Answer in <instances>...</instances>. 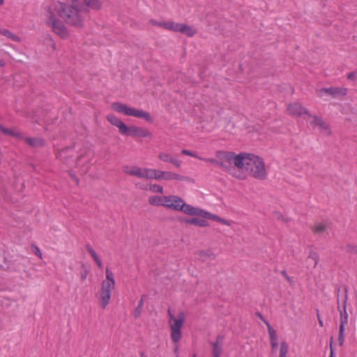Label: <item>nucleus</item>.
<instances>
[{
    "mask_svg": "<svg viewBox=\"0 0 357 357\" xmlns=\"http://www.w3.org/2000/svg\"><path fill=\"white\" fill-rule=\"evenodd\" d=\"M238 169H243L255 178L264 180L268 173L262 158L253 153H241Z\"/></svg>",
    "mask_w": 357,
    "mask_h": 357,
    "instance_id": "obj_1",
    "label": "nucleus"
},
{
    "mask_svg": "<svg viewBox=\"0 0 357 357\" xmlns=\"http://www.w3.org/2000/svg\"><path fill=\"white\" fill-rule=\"evenodd\" d=\"M54 10L66 24L76 28L83 26V18L77 6L58 1L54 3Z\"/></svg>",
    "mask_w": 357,
    "mask_h": 357,
    "instance_id": "obj_2",
    "label": "nucleus"
},
{
    "mask_svg": "<svg viewBox=\"0 0 357 357\" xmlns=\"http://www.w3.org/2000/svg\"><path fill=\"white\" fill-rule=\"evenodd\" d=\"M107 120L116 128H118L120 134L124 136L133 137L151 138L152 133L144 127L137 126H127L123 121L114 114H108Z\"/></svg>",
    "mask_w": 357,
    "mask_h": 357,
    "instance_id": "obj_3",
    "label": "nucleus"
},
{
    "mask_svg": "<svg viewBox=\"0 0 357 357\" xmlns=\"http://www.w3.org/2000/svg\"><path fill=\"white\" fill-rule=\"evenodd\" d=\"M167 312L170 327V337L174 344V353H178V343L182 337V328L185 320V315L183 312H179L177 316H174L169 308Z\"/></svg>",
    "mask_w": 357,
    "mask_h": 357,
    "instance_id": "obj_4",
    "label": "nucleus"
},
{
    "mask_svg": "<svg viewBox=\"0 0 357 357\" xmlns=\"http://www.w3.org/2000/svg\"><path fill=\"white\" fill-rule=\"evenodd\" d=\"M115 284L114 273L109 268H106L105 279L102 280L99 290V303L102 309H105L109 304Z\"/></svg>",
    "mask_w": 357,
    "mask_h": 357,
    "instance_id": "obj_5",
    "label": "nucleus"
},
{
    "mask_svg": "<svg viewBox=\"0 0 357 357\" xmlns=\"http://www.w3.org/2000/svg\"><path fill=\"white\" fill-rule=\"evenodd\" d=\"M164 207L176 211H182L188 215H195L198 208L186 204L181 197L176 195L165 196Z\"/></svg>",
    "mask_w": 357,
    "mask_h": 357,
    "instance_id": "obj_6",
    "label": "nucleus"
},
{
    "mask_svg": "<svg viewBox=\"0 0 357 357\" xmlns=\"http://www.w3.org/2000/svg\"><path fill=\"white\" fill-rule=\"evenodd\" d=\"M149 22L153 26L162 27L171 31L179 32L188 37H192L196 33V31L186 24L177 23L173 21L158 22L154 19H151Z\"/></svg>",
    "mask_w": 357,
    "mask_h": 357,
    "instance_id": "obj_7",
    "label": "nucleus"
},
{
    "mask_svg": "<svg viewBox=\"0 0 357 357\" xmlns=\"http://www.w3.org/2000/svg\"><path fill=\"white\" fill-rule=\"evenodd\" d=\"M112 109L115 112L123 114L126 116H133L139 119H143L148 123L153 122V118L150 113L142 109L128 107L127 105L120 102H115L112 104Z\"/></svg>",
    "mask_w": 357,
    "mask_h": 357,
    "instance_id": "obj_8",
    "label": "nucleus"
},
{
    "mask_svg": "<svg viewBox=\"0 0 357 357\" xmlns=\"http://www.w3.org/2000/svg\"><path fill=\"white\" fill-rule=\"evenodd\" d=\"M241 153L236 154L234 152L224 151H217L215 152V157L218 160V162H222L223 163V166H220V167L224 171L228 172L233 170L231 165H234L237 168L238 167L241 161Z\"/></svg>",
    "mask_w": 357,
    "mask_h": 357,
    "instance_id": "obj_9",
    "label": "nucleus"
},
{
    "mask_svg": "<svg viewBox=\"0 0 357 357\" xmlns=\"http://www.w3.org/2000/svg\"><path fill=\"white\" fill-rule=\"evenodd\" d=\"M48 18L47 20V24L52 27V31L60 38L66 39L69 37V32L66 26L64 25L63 22L56 17L54 12L49 9Z\"/></svg>",
    "mask_w": 357,
    "mask_h": 357,
    "instance_id": "obj_10",
    "label": "nucleus"
},
{
    "mask_svg": "<svg viewBox=\"0 0 357 357\" xmlns=\"http://www.w3.org/2000/svg\"><path fill=\"white\" fill-rule=\"evenodd\" d=\"M48 18L47 20V24L52 27V31L60 38L66 39L69 37V32L66 26L64 25L63 22L56 17L54 12L49 9Z\"/></svg>",
    "mask_w": 357,
    "mask_h": 357,
    "instance_id": "obj_11",
    "label": "nucleus"
},
{
    "mask_svg": "<svg viewBox=\"0 0 357 357\" xmlns=\"http://www.w3.org/2000/svg\"><path fill=\"white\" fill-rule=\"evenodd\" d=\"M340 289L339 288L337 289V309L340 312V327L345 328V326L348 324L349 321V315L347 312V289H344V293L342 301V305H340Z\"/></svg>",
    "mask_w": 357,
    "mask_h": 357,
    "instance_id": "obj_12",
    "label": "nucleus"
},
{
    "mask_svg": "<svg viewBox=\"0 0 357 357\" xmlns=\"http://www.w3.org/2000/svg\"><path fill=\"white\" fill-rule=\"evenodd\" d=\"M75 151L73 147H66L56 153V158L69 167H73L74 162L73 157Z\"/></svg>",
    "mask_w": 357,
    "mask_h": 357,
    "instance_id": "obj_13",
    "label": "nucleus"
},
{
    "mask_svg": "<svg viewBox=\"0 0 357 357\" xmlns=\"http://www.w3.org/2000/svg\"><path fill=\"white\" fill-rule=\"evenodd\" d=\"M318 92L320 96H322L324 93H326L333 98H337L341 96H345L347 94L348 89L344 87H329L321 89Z\"/></svg>",
    "mask_w": 357,
    "mask_h": 357,
    "instance_id": "obj_14",
    "label": "nucleus"
},
{
    "mask_svg": "<svg viewBox=\"0 0 357 357\" xmlns=\"http://www.w3.org/2000/svg\"><path fill=\"white\" fill-rule=\"evenodd\" d=\"M197 213L195 215L200 216L203 218L210 219L214 221H217L221 224L230 226L231 225V221L225 220L220 217H219L217 215L212 214L205 210L201 209L199 208H197Z\"/></svg>",
    "mask_w": 357,
    "mask_h": 357,
    "instance_id": "obj_15",
    "label": "nucleus"
},
{
    "mask_svg": "<svg viewBox=\"0 0 357 357\" xmlns=\"http://www.w3.org/2000/svg\"><path fill=\"white\" fill-rule=\"evenodd\" d=\"M287 109L289 114L294 116H301L303 114H307L309 116L310 114L307 109L298 102L289 104Z\"/></svg>",
    "mask_w": 357,
    "mask_h": 357,
    "instance_id": "obj_16",
    "label": "nucleus"
},
{
    "mask_svg": "<svg viewBox=\"0 0 357 357\" xmlns=\"http://www.w3.org/2000/svg\"><path fill=\"white\" fill-rule=\"evenodd\" d=\"M309 116L312 119V121L310 122L312 126L318 127L321 132L325 131L328 135L331 134L329 125L324 121L321 117L312 116L311 114H310Z\"/></svg>",
    "mask_w": 357,
    "mask_h": 357,
    "instance_id": "obj_17",
    "label": "nucleus"
},
{
    "mask_svg": "<svg viewBox=\"0 0 357 357\" xmlns=\"http://www.w3.org/2000/svg\"><path fill=\"white\" fill-rule=\"evenodd\" d=\"M143 169L138 166L126 165L123 167V172L127 175L142 178Z\"/></svg>",
    "mask_w": 357,
    "mask_h": 357,
    "instance_id": "obj_18",
    "label": "nucleus"
},
{
    "mask_svg": "<svg viewBox=\"0 0 357 357\" xmlns=\"http://www.w3.org/2000/svg\"><path fill=\"white\" fill-rule=\"evenodd\" d=\"M158 158L163 162H170L178 168L180 167L182 164L181 160H178L171 154L165 152L160 153L158 155Z\"/></svg>",
    "mask_w": 357,
    "mask_h": 357,
    "instance_id": "obj_19",
    "label": "nucleus"
},
{
    "mask_svg": "<svg viewBox=\"0 0 357 357\" xmlns=\"http://www.w3.org/2000/svg\"><path fill=\"white\" fill-rule=\"evenodd\" d=\"M162 174V180L164 181H185L187 179V177L172 172L164 171Z\"/></svg>",
    "mask_w": 357,
    "mask_h": 357,
    "instance_id": "obj_20",
    "label": "nucleus"
},
{
    "mask_svg": "<svg viewBox=\"0 0 357 357\" xmlns=\"http://www.w3.org/2000/svg\"><path fill=\"white\" fill-rule=\"evenodd\" d=\"M24 141L32 147H42L45 145V141L39 137H25Z\"/></svg>",
    "mask_w": 357,
    "mask_h": 357,
    "instance_id": "obj_21",
    "label": "nucleus"
},
{
    "mask_svg": "<svg viewBox=\"0 0 357 357\" xmlns=\"http://www.w3.org/2000/svg\"><path fill=\"white\" fill-rule=\"evenodd\" d=\"M185 222L186 224L194 225H197V226L202 227H207L208 225V223L206 220H205L204 219H200L198 218H192L190 219H186L185 220Z\"/></svg>",
    "mask_w": 357,
    "mask_h": 357,
    "instance_id": "obj_22",
    "label": "nucleus"
},
{
    "mask_svg": "<svg viewBox=\"0 0 357 357\" xmlns=\"http://www.w3.org/2000/svg\"><path fill=\"white\" fill-rule=\"evenodd\" d=\"M222 342V337H218L216 341L213 344V356L220 357L221 355V344Z\"/></svg>",
    "mask_w": 357,
    "mask_h": 357,
    "instance_id": "obj_23",
    "label": "nucleus"
},
{
    "mask_svg": "<svg viewBox=\"0 0 357 357\" xmlns=\"http://www.w3.org/2000/svg\"><path fill=\"white\" fill-rule=\"evenodd\" d=\"M149 203L153 206H164L165 196L164 197H160V196H156V195L151 196L149 197Z\"/></svg>",
    "mask_w": 357,
    "mask_h": 357,
    "instance_id": "obj_24",
    "label": "nucleus"
},
{
    "mask_svg": "<svg viewBox=\"0 0 357 357\" xmlns=\"http://www.w3.org/2000/svg\"><path fill=\"white\" fill-rule=\"evenodd\" d=\"M0 33L15 42H17V43L21 42L20 37H19L18 36L12 33L11 31H10L9 30H8L6 29L2 28V29L0 31Z\"/></svg>",
    "mask_w": 357,
    "mask_h": 357,
    "instance_id": "obj_25",
    "label": "nucleus"
},
{
    "mask_svg": "<svg viewBox=\"0 0 357 357\" xmlns=\"http://www.w3.org/2000/svg\"><path fill=\"white\" fill-rule=\"evenodd\" d=\"M84 3L91 9L98 10L102 7L100 0H84Z\"/></svg>",
    "mask_w": 357,
    "mask_h": 357,
    "instance_id": "obj_26",
    "label": "nucleus"
},
{
    "mask_svg": "<svg viewBox=\"0 0 357 357\" xmlns=\"http://www.w3.org/2000/svg\"><path fill=\"white\" fill-rule=\"evenodd\" d=\"M326 229V225L324 222L316 223L312 227V231L316 234H321Z\"/></svg>",
    "mask_w": 357,
    "mask_h": 357,
    "instance_id": "obj_27",
    "label": "nucleus"
},
{
    "mask_svg": "<svg viewBox=\"0 0 357 357\" xmlns=\"http://www.w3.org/2000/svg\"><path fill=\"white\" fill-rule=\"evenodd\" d=\"M145 298V296H142L141 297V299L140 301H139L138 303V305L135 310V317H139L140 315H141V313H142V308H143V306H144V300Z\"/></svg>",
    "mask_w": 357,
    "mask_h": 357,
    "instance_id": "obj_28",
    "label": "nucleus"
},
{
    "mask_svg": "<svg viewBox=\"0 0 357 357\" xmlns=\"http://www.w3.org/2000/svg\"><path fill=\"white\" fill-rule=\"evenodd\" d=\"M288 350V344L285 342H281L279 357H287Z\"/></svg>",
    "mask_w": 357,
    "mask_h": 357,
    "instance_id": "obj_29",
    "label": "nucleus"
},
{
    "mask_svg": "<svg viewBox=\"0 0 357 357\" xmlns=\"http://www.w3.org/2000/svg\"><path fill=\"white\" fill-rule=\"evenodd\" d=\"M154 169L144 168L142 178L153 179Z\"/></svg>",
    "mask_w": 357,
    "mask_h": 357,
    "instance_id": "obj_30",
    "label": "nucleus"
},
{
    "mask_svg": "<svg viewBox=\"0 0 357 357\" xmlns=\"http://www.w3.org/2000/svg\"><path fill=\"white\" fill-rule=\"evenodd\" d=\"M86 249L89 252V253L90 254V255L91 256V257L93 258V259L94 261L100 259V257L97 255L96 252L95 251V250L92 248V246L90 244L86 245Z\"/></svg>",
    "mask_w": 357,
    "mask_h": 357,
    "instance_id": "obj_31",
    "label": "nucleus"
},
{
    "mask_svg": "<svg viewBox=\"0 0 357 357\" xmlns=\"http://www.w3.org/2000/svg\"><path fill=\"white\" fill-rule=\"evenodd\" d=\"M148 190L157 193H162L163 187L158 184H150Z\"/></svg>",
    "mask_w": 357,
    "mask_h": 357,
    "instance_id": "obj_32",
    "label": "nucleus"
},
{
    "mask_svg": "<svg viewBox=\"0 0 357 357\" xmlns=\"http://www.w3.org/2000/svg\"><path fill=\"white\" fill-rule=\"evenodd\" d=\"M344 330L345 328L343 327L339 328L338 342L340 346H342L344 342Z\"/></svg>",
    "mask_w": 357,
    "mask_h": 357,
    "instance_id": "obj_33",
    "label": "nucleus"
},
{
    "mask_svg": "<svg viewBox=\"0 0 357 357\" xmlns=\"http://www.w3.org/2000/svg\"><path fill=\"white\" fill-rule=\"evenodd\" d=\"M264 321L266 324V325L267 326L270 339H274L275 337H277L275 331L271 327L270 324L266 321L264 320Z\"/></svg>",
    "mask_w": 357,
    "mask_h": 357,
    "instance_id": "obj_34",
    "label": "nucleus"
},
{
    "mask_svg": "<svg viewBox=\"0 0 357 357\" xmlns=\"http://www.w3.org/2000/svg\"><path fill=\"white\" fill-rule=\"evenodd\" d=\"M181 153L183 155H189L191 157H194L195 158H197L199 160L202 159V157L199 156L196 152H192L187 149H183L181 151Z\"/></svg>",
    "mask_w": 357,
    "mask_h": 357,
    "instance_id": "obj_35",
    "label": "nucleus"
},
{
    "mask_svg": "<svg viewBox=\"0 0 357 357\" xmlns=\"http://www.w3.org/2000/svg\"><path fill=\"white\" fill-rule=\"evenodd\" d=\"M163 172L164 171H161V170H158V169H154L153 179H155V180H158V181H162V176H163V174H162Z\"/></svg>",
    "mask_w": 357,
    "mask_h": 357,
    "instance_id": "obj_36",
    "label": "nucleus"
},
{
    "mask_svg": "<svg viewBox=\"0 0 357 357\" xmlns=\"http://www.w3.org/2000/svg\"><path fill=\"white\" fill-rule=\"evenodd\" d=\"M200 160L216 165L219 166L220 167V166H223V163L222 162H218V159L202 158V159H200Z\"/></svg>",
    "mask_w": 357,
    "mask_h": 357,
    "instance_id": "obj_37",
    "label": "nucleus"
},
{
    "mask_svg": "<svg viewBox=\"0 0 357 357\" xmlns=\"http://www.w3.org/2000/svg\"><path fill=\"white\" fill-rule=\"evenodd\" d=\"M0 130L5 135H8L10 136H13L15 135V130L6 128L3 126L0 128Z\"/></svg>",
    "mask_w": 357,
    "mask_h": 357,
    "instance_id": "obj_38",
    "label": "nucleus"
},
{
    "mask_svg": "<svg viewBox=\"0 0 357 357\" xmlns=\"http://www.w3.org/2000/svg\"><path fill=\"white\" fill-rule=\"evenodd\" d=\"M31 247L33 249V252L35 253V255H37L40 259H42L43 255L40 248L36 245H32Z\"/></svg>",
    "mask_w": 357,
    "mask_h": 357,
    "instance_id": "obj_39",
    "label": "nucleus"
},
{
    "mask_svg": "<svg viewBox=\"0 0 357 357\" xmlns=\"http://www.w3.org/2000/svg\"><path fill=\"white\" fill-rule=\"evenodd\" d=\"M329 357H335V350L333 349V337H331L330 340V356Z\"/></svg>",
    "mask_w": 357,
    "mask_h": 357,
    "instance_id": "obj_40",
    "label": "nucleus"
},
{
    "mask_svg": "<svg viewBox=\"0 0 357 357\" xmlns=\"http://www.w3.org/2000/svg\"><path fill=\"white\" fill-rule=\"evenodd\" d=\"M347 252L357 255V245H348L347 247Z\"/></svg>",
    "mask_w": 357,
    "mask_h": 357,
    "instance_id": "obj_41",
    "label": "nucleus"
},
{
    "mask_svg": "<svg viewBox=\"0 0 357 357\" xmlns=\"http://www.w3.org/2000/svg\"><path fill=\"white\" fill-rule=\"evenodd\" d=\"M135 186L140 190H148L149 185L143 184L142 183H137Z\"/></svg>",
    "mask_w": 357,
    "mask_h": 357,
    "instance_id": "obj_42",
    "label": "nucleus"
},
{
    "mask_svg": "<svg viewBox=\"0 0 357 357\" xmlns=\"http://www.w3.org/2000/svg\"><path fill=\"white\" fill-rule=\"evenodd\" d=\"M347 78L350 80H357V71H354L349 73Z\"/></svg>",
    "mask_w": 357,
    "mask_h": 357,
    "instance_id": "obj_43",
    "label": "nucleus"
},
{
    "mask_svg": "<svg viewBox=\"0 0 357 357\" xmlns=\"http://www.w3.org/2000/svg\"><path fill=\"white\" fill-rule=\"evenodd\" d=\"M88 275V271L86 268H84L82 271L80 272V277L82 280H85Z\"/></svg>",
    "mask_w": 357,
    "mask_h": 357,
    "instance_id": "obj_44",
    "label": "nucleus"
},
{
    "mask_svg": "<svg viewBox=\"0 0 357 357\" xmlns=\"http://www.w3.org/2000/svg\"><path fill=\"white\" fill-rule=\"evenodd\" d=\"M270 340H271V344L272 348L273 349H275L278 345V341H277V337H275L274 339H270Z\"/></svg>",
    "mask_w": 357,
    "mask_h": 357,
    "instance_id": "obj_45",
    "label": "nucleus"
},
{
    "mask_svg": "<svg viewBox=\"0 0 357 357\" xmlns=\"http://www.w3.org/2000/svg\"><path fill=\"white\" fill-rule=\"evenodd\" d=\"M310 257L312 258L314 261V266H316V265L317 264V260H318V256L317 255V254L311 253Z\"/></svg>",
    "mask_w": 357,
    "mask_h": 357,
    "instance_id": "obj_46",
    "label": "nucleus"
},
{
    "mask_svg": "<svg viewBox=\"0 0 357 357\" xmlns=\"http://www.w3.org/2000/svg\"><path fill=\"white\" fill-rule=\"evenodd\" d=\"M281 274L286 278L289 282H291V278L288 275L286 271H282Z\"/></svg>",
    "mask_w": 357,
    "mask_h": 357,
    "instance_id": "obj_47",
    "label": "nucleus"
},
{
    "mask_svg": "<svg viewBox=\"0 0 357 357\" xmlns=\"http://www.w3.org/2000/svg\"><path fill=\"white\" fill-rule=\"evenodd\" d=\"M317 319H318L319 326L321 327H322L324 326V322H323V320L319 313V311H317Z\"/></svg>",
    "mask_w": 357,
    "mask_h": 357,
    "instance_id": "obj_48",
    "label": "nucleus"
},
{
    "mask_svg": "<svg viewBox=\"0 0 357 357\" xmlns=\"http://www.w3.org/2000/svg\"><path fill=\"white\" fill-rule=\"evenodd\" d=\"M95 262L96 263L98 268H102L103 265H102V263L100 259L96 260Z\"/></svg>",
    "mask_w": 357,
    "mask_h": 357,
    "instance_id": "obj_49",
    "label": "nucleus"
},
{
    "mask_svg": "<svg viewBox=\"0 0 357 357\" xmlns=\"http://www.w3.org/2000/svg\"><path fill=\"white\" fill-rule=\"evenodd\" d=\"M14 137H16L19 139H22L24 140V138L23 137L22 135L19 132L15 131V135H14Z\"/></svg>",
    "mask_w": 357,
    "mask_h": 357,
    "instance_id": "obj_50",
    "label": "nucleus"
},
{
    "mask_svg": "<svg viewBox=\"0 0 357 357\" xmlns=\"http://www.w3.org/2000/svg\"><path fill=\"white\" fill-rule=\"evenodd\" d=\"M207 255L208 257H210L211 259H214L215 257V255L211 252H209Z\"/></svg>",
    "mask_w": 357,
    "mask_h": 357,
    "instance_id": "obj_51",
    "label": "nucleus"
},
{
    "mask_svg": "<svg viewBox=\"0 0 357 357\" xmlns=\"http://www.w3.org/2000/svg\"><path fill=\"white\" fill-rule=\"evenodd\" d=\"M5 66V62L3 60L0 59V67H3Z\"/></svg>",
    "mask_w": 357,
    "mask_h": 357,
    "instance_id": "obj_52",
    "label": "nucleus"
},
{
    "mask_svg": "<svg viewBox=\"0 0 357 357\" xmlns=\"http://www.w3.org/2000/svg\"><path fill=\"white\" fill-rule=\"evenodd\" d=\"M140 357H147V356L145 354L144 352H141L140 353Z\"/></svg>",
    "mask_w": 357,
    "mask_h": 357,
    "instance_id": "obj_53",
    "label": "nucleus"
},
{
    "mask_svg": "<svg viewBox=\"0 0 357 357\" xmlns=\"http://www.w3.org/2000/svg\"><path fill=\"white\" fill-rule=\"evenodd\" d=\"M79 158H77V161L75 162V165H79Z\"/></svg>",
    "mask_w": 357,
    "mask_h": 357,
    "instance_id": "obj_54",
    "label": "nucleus"
},
{
    "mask_svg": "<svg viewBox=\"0 0 357 357\" xmlns=\"http://www.w3.org/2000/svg\"><path fill=\"white\" fill-rule=\"evenodd\" d=\"M233 175H234V176H236V178H243V177H241L240 175H239V176H237V175H235V174H233Z\"/></svg>",
    "mask_w": 357,
    "mask_h": 357,
    "instance_id": "obj_55",
    "label": "nucleus"
},
{
    "mask_svg": "<svg viewBox=\"0 0 357 357\" xmlns=\"http://www.w3.org/2000/svg\"><path fill=\"white\" fill-rule=\"evenodd\" d=\"M4 3V0H0V5H3Z\"/></svg>",
    "mask_w": 357,
    "mask_h": 357,
    "instance_id": "obj_56",
    "label": "nucleus"
},
{
    "mask_svg": "<svg viewBox=\"0 0 357 357\" xmlns=\"http://www.w3.org/2000/svg\"><path fill=\"white\" fill-rule=\"evenodd\" d=\"M259 317H260L262 319V316L260 313L258 314Z\"/></svg>",
    "mask_w": 357,
    "mask_h": 357,
    "instance_id": "obj_57",
    "label": "nucleus"
},
{
    "mask_svg": "<svg viewBox=\"0 0 357 357\" xmlns=\"http://www.w3.org/2000/svg\"><path fill=\"white\" fill-rule=\"evenodd\" d=\"M75 181H76L77 183H78V179L75 178Z\"/></svg>",
    "mask_w": 357,
    "mask_h": 357,
    "instance_id": "obj_58",
    "label": "nucleus"
},
{
    "mask_svg": "<svg viewBox=\"0 0 357 357\" xmlns=\"http://www.w3.org/2000/svg\"><path fill=\"white\" fill-rule=\"evenodd\" d=\"M192 357H196V355H195V354H194V355L192 356Z\"/></svg>",
    "mask_w": 357,
    "mask_h": 357,
    "instance_id": "obj_59",
    "label": "nucleus"
},
{
    "mask_svg": "<svg viewBox=\"0 0 357 357\" xmlns=\"http://www.w3.org/2000/svg\"><path fill=\"white\" fill-rule=\"evenodd\" d=\"M1 127H3V126L0 125V128H1Z\"/></svg>",
    "mask_w": 357,
    "mask_h": 357,
    "instance_id": "obj_60",
    "label": "nucleus"
},
{
    "mask_svg": "<svg viewBox=\"0 0 357 357\" xmlns=\"http://www.w3.org/2000/svg\"><path fill=\"white\" fill-rule=\"evenodd\" d=\"M213 357H216V356H213Z\"/></svg>",
    "mask_w": 357,
    "mask_h": 357,
    "instance_id": "obj_61",
    "label": "nucleus"
}]
</instances>
